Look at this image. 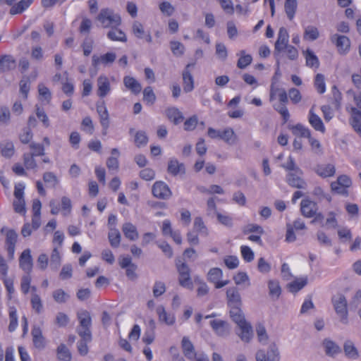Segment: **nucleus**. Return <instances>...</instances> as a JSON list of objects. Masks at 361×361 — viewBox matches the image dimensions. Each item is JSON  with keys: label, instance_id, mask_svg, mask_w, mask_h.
I'll list each match as a JSON object with an SVG mask.
<instances>
[{"label": "nucleus", "instance_id": "6", "mask_svg": "<svg viewBox=\"0 0 361 361\" xmlns=\"http://www.w3.org/2000/svg\"><path fill=\"white\" fill-rule=\"evenodd\" d=\"M300 210L302 215L307 218H310L316 215L317 219H323V216L322 214H317V212L318 210L317 204L308 199H305L301 201Z\"/></svg>", "mask_w": 361, "mask_h": 361}, {"label": "nucleus", "instance_id": "43", "mask_svg": "<svg viewBox=\"0 0 361 361\" xmlns=\"http://www.w3.org/2000/svg\"><path fill=\"white\" fill-rule=\"evenodd\" d=\"M30 303H31L32 310L37 314H41L43 312L44 307H43L42 300L38 294L32 293L31 298H30Z\"/></svg>", "mask_w": 361, "mask_h": 361}, {"label": "nucleus", "instance_id": "4", "mask_svg": "<svg viewBox=\"0 0 361 361\" xmlns=\"http://www.w3.org/2000/svg\"><path fill=\"white\" fill-rule=\"evenodd\" d=\"M256 361H280L279 349L276 344L269 345L267 352L264 350H258L255 354Z\"/></svg>", "mask_w": 361, "mask_h": 361}, {"label": "nucleus", "instance_id": "51", "mask_svg": "<svg viewBox=\"0 0 361 361\" xmlns=\"http://www.w3.org/2000/svg\"><path fill=\"white\" fill-rule=\"evenodd\" d=\"M9 319L10 323L8 330L12 332L15 331L18 326V315L17 310L15 307L9 306Z\"/></svg>", "mask_w": 361, "mask_h": 361}, {"label": "nucleus", "instance_id": "46", "mask_svg": "<svg viewBox=\"0 0 361 361\" xmlns=\"http://www.w3.org/2000/svg\"><path fill=\"white\" fill-rule=\"evenodd\" d=\"M238 55L240 56L237 63V66L239 68L244 69L252 63V58L251 55L246 54L244 50L240 51Z\"/></svg>", "mask_w": 361, "mask_h": 361}, {"label": "nucleus", "instance_id": "61", "mask_svg": "<svg viewBox=\"0 0 361 361\" xmlns=\"http://www.w3.org/2000/svg\"><path fill=\"white\" fill-rule=\"evenodd\" d=\"M243 233L247 234L250 233H257V234L262 235L264 233V229L262 226L255 224H250L245 226L243 228Z\"/></svg>", "mask_w": 361, "mask_h": 361}, {"label": "nucleus", "instance_id": "63", "mask_svg": "<svg viewBox=\"0 0 361 361\" xmlns=\"http://www.w3.org/2000/svg\"><path fill=\"white\" fill-rule=\"evenodd\" d=\"M216 218L220 224L227 227H232L233 219L226 214L216 213Z\"/></svg>", "mask_w": 361, "mask_h": 361}, {"label": "nucleus", "instance_id": "5", "mask_svg": "<svg viewBox=\"0 0 361 361\" xmlns=\"http://www.w3.org/2000/svg\"><path fill=\"white\" fill-rule=\"evenodd\" d=\"M352 185L351 179L346 175L339 176L336 181L331 183V188L332 191L346 195L348 194L347 188Z\"/></svg>", "mask_w": 361, "mask_h": 361}, {"label": "nucleus", "instance_id": "49", "mask_svg": "<svg viewBox=\"0 0 361 361\" xmlns=\"http://www.w3.org/2000/svg\"><path fill=\"white\" fill-rule=\"evenodd\" d=\"M276 95L279 97L281 103L286 104L288 102V96L285 90L281 88H271L270 92V100H273Z\"/></svg>", "mask_w": 361, "mask_h": 361}, {"label": "nucleus", "instance_id": "53", "mask_svg": "<svg viewBox=\"0 0 361 361\" xmlns=\"http://www.w3.org/2000/svg\"><path fill=\"white\" fill-rule=\"evenodd\" d=\"M178 282L179 284L188 289L192 290L193 284L190 278V273H185L178 274Z\"/></svg>", "mask_w": 361, "mask_h": 361}, {"label": "nucleus", "instance_id": "19", "mask_svg": "<svg viewBox=\"0 0 361 361\" xmlns=\"http://www.w3.org/2000/svg\"><path fill=\"white\" fill-rule=\"evenodd\" d=\"M347 111L350 114V124L354 130L361 133V111L354 106H347Z\"/></svg>", "mask_w": 361, "mask_h": 361}, {"label": "nucleus", "instance_id": "11", "mask_svg": "<svg viewBox=\"0 0 361 361\" xmlns=\"http://www.w3.org/2000/svg\"><path fill=\"white\" fill-rule=\"evenodd\" d=\"M211 327L219 336H227L231 331V328L227 322L221 319H214L210 322Z\"/></svg>", "mask_w": 361, "mask_h": 361}, {"label": "nucleus", "instance_id": "40", "mask_svg": "<svg viewBox=\"0 0 361 361\" xmlns=\"http://www.w3.org/2000/svg\"><path fill=\"white\" fill-rule=\"evenodd\" d=\"M61 263V255L59 247H54L50 257V267L57 270Z\"/></svg>", "mask_w": 361, "mask_h": 361}, {"label": "nucleus", "instance_id": "56", "mask_svg": "<svg viewBox=\"0 0 361 361\" xmlns=\"http://www.w3.org/2000/svg\"><path fill=\"white\" fill-rule=\"evenodd\" d=\"M20 92L23 94L24 99L27 98V94L30 89V82L29 78H23L19 82Z\"/></svg>", "mask_w": 361, "mask_h": 361}, {"label": "nucleus", "instance_id": "26", "mask_svg": "<svg viewBox=\"0 0 361 361\" xmlns=\"http://www.w3.org/2000/svg\"><path fill=\"white\" fill-rule=\"evenodd\" d=\"M238 326L240 330V332L238 334L239 337L243 341L249 343L253 336L251 325L248 322H245Z\"/></svg>", "mask_w": 361, "mask_h": 361}, {"label": "nucleus", "instance_id": "39", "mask_svg": "<svg viewBox=\"0 0 361 361\" xmlns=\"http://www.w3.org/2000/svg\"><path fill=\"white\" fill-rule=\"evenodd\" d=\"M303 54L306 60V65L307 66L315 68H317L319 66V59L312 50L307 49L303 52Z\"/></svg>", "mask_w": 361, "mask_h": 361}, {"label": "nucleus", "instance_id": "58", "mask_svg": "<svg viewBox=\"0 0 361 361\" xmlns=\"http://www.w3.org/2000/svg\"><path fill=\"white\" fill-rule=\"evenodd\" d=\"M195 282L198 284L197 294L198 297L206 295L209 292V287L202 279L198 277L195 279Z\"/></svg>", "mask_w": 361, "mask_h": 361}, {"label": "nucleus", "instance_id": "1", "mask_svg": "<svg viewBox=\"0 0 361 361\" xmlns=\"http://www.w3.org/2000/svg\"><path fill=\"white\" fill-rule=\"evenodd\" d=\"M78 325L76 327V332L79 336H84L90 338L92 335V317L90 313L87 310H81L77 313Z\"/></svg>", "mask_w": 361, "mask_h": 361}, {"label": "nucleus", "instance_id": "31", "mask_svg": "<svg viewBox=\"0 0 361 361\" xmlns=\"http://www.w3.org/2000/svg\"><path fill=\"white\" fill-rule=\"evenodd\" d=\"M166 114L167 118L176 125L181 123L184 118L183 114L176 107L167 109Z\"/></svg>", "mask_w": 361, "mask_h": 361}, {"label": "nucleus", "instance_id": "13", "mask_svg": "<svg viewBox=\"0 0 361 361\" xmlns=\"http://www.w3.org/2000/svg\"><path fill=\"white\" fill-rule=\"evenodd\" d=\"M289 42V34L288 30L281 27L278 32L277 39L275 42L274 49L278 52H281L285 50L286 47H287Z\"/></svg>", "mask_w": 361, "mask_h": 361}, {"label": "nucleus", "instance_id": "44", "mask_svg": "<svg viewBox=\"0 0 361 361\" xmlns=\"http://www.w3.org/2000/svg\"><path fill=\"white\" fill-rule=\"evenodd\" d=\"M319 32L315 26L308 25L305 27L303 37L305 39L314 41L318 39Z\"/></svg>", "mask_w": 361, "mask_h": 361}, {"label": "nucleus", "instance_id": "48", "mask_svg": "<svg viewBox=\"0 0 361 361\" xmlns=\"http://www.w3.org/2000/svg\"><path fill=\"white\" fill-rule=\"evenodd\" d=\"M80 340L77 343V348L78 353L81 355H86L88 353L89 349L87 343H90L92 340V336H90V338H85L84 336H80Z\"/></svg>", "mask_w": 361, "mask_h": 361}, {"label": "nucleus", "instance_id": "55", "mask_svg": "<svg viewBox=\"0 0 361 361\" xmlns=\"http://www.w3.org/2000/svg\"><path fill=\"white\" fill-rule=\"evenodd\" d=\"M170 47L173 55L176 56H182L185 51L184 45L178 41H171L170 42Z\"/></svg>", "mask_w": 361, "mask_h": 361}, {"label": "nucleus", "instance_id": "62", "mask_svg": "<svg viewBox=\"0 0 361 361\" xmlns=\"http://www.w3.org/2000/svg\"><path fill=\"white\" fill-rule=\"evenodd\" d=\"M93 45L94 41L92 39L89 37L85 39L81 47L82 48L83 54L85 56H87L91 54L93 49Z\"/></svg>", "mask_w": 361, "mask_h": 361}, {"label": "nucleus", "instance_id": "35", "mask_svg": "<svg viewBox=\"0 0 361 361\" xmlns=\"http://www.w3.org/2000/svg\"><path fill=\"white\" fill-rule=\"evenodd\" d=\"M34 0H21L16 4H13L10 9V14L16 15L21 13L26 10L33 2Z\"/></svg>", "mask_w": 361, "mask_h": 361}, {"label": "nucleus", "instance_id": "47", "mask_svg": "<svg viewBox=\"0 0 361 361\" xmlns=\"http://www.w3.org/2000/svg\"><path fill=\"white\" fill-rule=\"evenodd\" d=\"M52 297L56 302L61 304L66 302L69 300L70 295L63 289L59 288L52 293Z\"/></svg>", "mask_w": 361, "mask_h": 361}, {"label": "nucleus", "instance_id": "34", "mask_svg": "<svg viewBox=\"0 0 361 361\" xmlns=\"http://www.w3.org/2000/svg\"><path fill=\"white\" fill-rule=\"evenodd\" d=\"M307 283V277H302L295 279L288 284V288L291 293H297L304 288Z\"/></svg>", "mask_w": 361, "mask_h": 361}, {"label": "nucleus", "instance_id": "2", "mask_svg": "<svg viewBox=\"0 0 361 361\" xmlns=\"http://www.w3.org/2000/svg\"><path fill=\"white\" fill-rule=\"evenodd\" d=\"M97 19L104 27H115L121 24L120 16L109 8L102 9Z\"/></svg>", "mask_w": 361, "mask_h": 361}, {"label": "nucleus", "instance_id": "9", "mask_svg": "<svg viewBox=\"0 0 361 361\" xmlns=\"http://www.w3.org/2000/svg\"><path fill=\"white\" fill-rule=\"evenodd\" d=\"M97 94L100 98L105 97L111 90L110 81L105 75H100L97 80Z\"/></svg>", "mask_w": 361, "mask_h": 361}, {"label": "nucleus", "instance_id": "16", "mask_svg": "<svg viewBox=\"0 0 361 361\" xmlns=\"http://www.w3.org/2000/svg\"><path fill=\"white\" fill-rule=\"evenodd\" d=\"M302 173L297 172H289L286 176V181L289 185L293 188L305 189L307 186L306 182L302 178Z\"/></svg>", "mask_w": 361, "mask_h": 361}, {"label": "nucleus", "instance_id": "33", "mask_svg": "<svg viewBox=\"0 0 361 361\" xmlns=\"http://www.w3.org/2000/svg\"><path fill=\"white\" fill-rule=\"evenodd\" d=\"M269 295L273 300H277L281 294V288L276 280L268 281Z\"/></svg>", "mask_w": 361, "mask_h": 361}, {"label": "nucleus", "instance_id": "8", "mask_svg": "<svg viewBox=\"0 0 361 361\" xmlns=\"http://www.w3.org/2000/svg\"><path fill=\"white\" fill-rule=\"evenodd\" d=\"M154 197L161 200H168L172 195L169 187L163 181H156L152 188Z\"/></svg>", "mask_w": 361, "mask_h": 361}, {"label": "nucleus", "instance_id": "18", "mask_svg": "<svg viewBox=\"0 0 361 361\" xmlns=\"http://www.w3.org/2000/svg\"><path fill=\"white\" fill-rule=\"evenodd\" d=\"M193 66L194 64H188L182 73L183 90L185 92H190L194 89V79L190 70Z\"/></svg>", "mask_w": 361, "mask_h": 361}, {"label": "nucleus", "instance_id": "60", "mask_svg": "<svg viewBox=\"0 0 361 361\" xmlns=\"http://www.w3.org/2000/svg\"><path fill=\"white\" fill-rule=\"evenodd\" d=\"M194 228L202 235L205 236L208 235V230L200 217H196L195 219Z\"/></svg>", "mask_w": 361, "mask_h": 361}, {"label": "nucleus", "instance_id": "10", "mask_svg": "<svg viewBox=\"0 0 361 361\" xmlns=\"http://www.w3.org/2000/svg\"><path fill=\"white\" fill-rule=\"evenodd\" d=\"M17 62L13 56L3 54L0 56V74L15 70Z\"/></svg>", "mask_w": 361, "mask_h": 361}, {"label": "nucleus", "instance_id": "17", "mask_svg": "<svg viewBox=\"0 0 361 361\" xmlns=\"http://www.w3.org/2000/svg\"><path fill=\"white\" fill-rule=\"evenodd\" d=\"M315 173L322 178L332 177L336 173V167L332 164H320L314 168Z\"/></svg>", "mask_w": 361, "mask_h": 361}, {"label": "nucleus", "instance_id": "23", "mask_svg": "<svg viewBox=\"0 0 361 361\" xmlns=\"http://www.w3.org/2000/svg\"><path fill=\"white\" fill-rule=\"evenodd\" d=\"M156 311L160 322H163L169 326L173 325L175 323L176 318L173 314L168 313L162 305L158 306Z\"/></svg>", "mask_w": 361, "mask_h": 361}, {"label": "nucleus", "instance_id": "25", "mask_svg": "<svg viewBox=\"0 0 361 361\" xmlns=\"http://www.w3.org/2000/svg\"><path fill=\"white\" fill-rule=\"evenodd\" d=\"M343 351L347 358L357 360L360 357L359 351L352 341L347 340L343 344Z\"/></svg>", "mask_w": 361, "mask_h": 361}, {"label": "nucleus", "instance_id": "57", "mask_svg": "<svg viewBox=\"0 0 361 361\" xmlns=\"http://www.w3.org/2000/svg\"><path fill=\"white\" fill-rule=\"evenodd\" d=\"M143 99L147 104L149 105H152L154 103L156 100V96L151 87H147L144 89Z\"/></svg>", "mask_w": 361, "mask_h": 361}, {"label": "nucleus", "instance_id": "15", "mask_svg": "<svg viewBox=\"0 0 361 361\" xmlns=\"http://www.w3.org/2000/svg\"><path fill=\"white\" fill-rule=\"evenodd\" d=\"M132 32L138 39H144L147 43L152 42V37L150 32L145 31L143 25L138 21H135L133 23Z\"/></svg>", "mask_w": 361, "mask_h": 361}, {"label": "nucleus", "instance_id": "22", "mask_svg": "<svg viewBox=\"0 0 361 361\" xmlns=\"http://www.w3.org/2000/svg\"><path fill=\"white\" fill-rule=\"evenodd\" d=\"M308 121L315 130L322 133L325 132V126L321 118L313 111V107L309 111Z\"/></svg>", "mask_w": 361, "mask_h": 361}, {"label": "nucleus", "instance_id": "38", "mask_svg": "<svg viewBox=\"0 0 361 361\" xmlns=\"http://www.w3.org/2000/svg\"><path fill=\"white\" fill-rule=\"evenodd\" d=\"M230 316L232 320L237 324L239 325L243 322H245V317L240 310V306H235L230 307Z\"/></svg>", "mask_w": 361, "mask_h": 361}, {"label": "nucleus", "instance_id": "54", "mask_svg": "<svg viewBox=\"0 0 361 361\" xmlns=\"http://www.w3.org/2000/svg\"><path fill=\"white\" fill-rule=\"evenodd\" d=\"M256 333L259 342L263 345L267 344L269 337L264 326L261 324H257Z\"/></svg>", "mask_w": 361, "mask_h": 361}, {"label": "nucleus", "instance_id": "37", "mask_svg": "<svg viewBox=\"0 0 361 361\" xmlns=\"http://www.w3.org/2000/svg\"><path fill=\"white\" fill-rule=\"evenodd\" d=\"M298 8L297 0H286L284 4L285 12L288 18L292 20L296 13Z\"/></svg>", "mask_w": 361, "mask_h": 361}, {"label": "nucleus", "instance_id": "14", "mask_svg": "<svg viewBox=\"0 0 361 361\" xmlns=\"http://www.w3.org/2000/svg\"><path fill=\"white\" fill-rule=\"evenodd\" d=\"M222 276L223 272L221 269L219 268H212L208 272L207 280L209 282L214 283L216 288H221L229 283L228 280L220 281Z\"/></svg>", "mask_w": 361, "mask_h": 361}, {"label": "nucleus", "instance_id": "3", "mask_svg": "<svg viewBox=\"0 0 361 361\" xmlns=\"http://www.w3.org/2000/svg\"><path fill=\"white\" fill-rule=\"evenodd\" d=\"M332 302L335 311L340 317V320L343 324H347L348 320V310L347 301L343 295H337L333 297Z\"/></svg>", "mask_w": 361, "mask_h": 361}, {"label": "nucleus", "instance_id": "52", "mask_svg": "<svg viewBox=\"0 0 361 361\" xmlns=\"http://www.w3.org/2000/svg\"><path fill=\"white\" fill-rule=\"evenodd\" d=\"M285 170L289 172H297L302 173V171L296 165L293 157L289 156L286 163L281 166Z\"/></svg>", "mask_w": 361, "mask_h": 361}, {"label": "nucleus", "instance_id": "29", "mask_svg": "<svg viewBox=\"0 0 361 361\" xmlns=\"http://www.w3.org/2000/svg\"><path fill=\"white\" fill-rule=\"evenodd\" d=\"M167 171L173 176L185 173L183 164L180 163L176 159H171L168 163Z\"/></svg>", "mask_w": 361, "mask_h": 361}, {"label": "nucleus", "instance_id": "64", "mask_svg": "<svg viewBox=\"0 0 361 361\" xmlns=\"http://www.w3.org/2000/svg\"><path fill=\"white\" fill-rule=\"evenodd\" d=\"M31 283V276L29 274H26L21 278L20 288L24 294H27L29 292Z\"/></svg>", "mask_w": 361, "mask_h": 361}, {"label": "nucleus", "instance_id": "32", "mask_svg": "<svg viewBox=\"0 0 361 361\" xmlns=\"http://www.w3.org/2000/svg\"><path fill=\"white\" fill-rule=\"evenodd\" d=\"M123 83L126 88L130 90L134 94H137L141 92V85L133 77H124Z\"/></svg>", "mask_w": 361, "mask_h": 361}, {"label": "nucleus", "instance_id": "36", "mask_svg": "<svg viewBox=\"0 0 361 361\" xmlns=\"http://www.w3.org/2000/svg\"><path fill=\"white\" fill-rule=\"evenodd\" d=\"M290 129L293 134L295 136L309 138L311 135L310 130L300 123L293 126Z\"/></svg>", "mask_w": 361, "mask_h": 361}, {"label": "nucleus", "instance_id": "27", "mask_svg": "<svg viewBox=\"0 0 361 361\" xmlns=\"http://www.w3.org/2000/svg\"><path fill=\"white\" fill-rule=\"evenodd\" d=\"M122 231L126 238L130 240H136L139 237V234L135 226L130 222H126L123 225Z\"/></svg>", "mask_w": 361, "mask_h": 361}, {"label": "nucleus", "instance_id": "41", "mask_svg": "<svg viewBox=\"0 0 361 361\" xmlns=\"http://www.w3.org/2000/svg\"><path fill=\"white\" fill-rule=\"evenodd\" d=\"M107 37L112 41H119L126 42L127 41L126 35L120 29L112 28L107 33Z\"/></svg>", "mask_w": 361, "mask_h": 361}, {"label": "nucleus", "instance_id": "59", "mask_svg": "<svg viewBox=\"0 0 361 361\" xmlns=\"http://www.w3.org/2000/svg\"><path fill=\"white\" fill-rule=\"evenodd\" d=\"M148 142V137L144 131H137L135 135V143L137 147L145 146Z\"/></svg>", "mask_w": 361, "mask_h": 361}, {"label": "nucleus", "instance_id": "30", "mask_svg": "<svg viewBox=\"0 0 361 361\" xmlns=\"http://www.w3.org/2000/svg\"><path fill=\"white\" fill-rule=\"evenodd\" d=\"M182 348L185 356L189 360H194L196 357L194 346L187 337H183L182 340Z\"/></svg>", "mask_w": 361, "mask_h": 361}, {"label": "nucleus", "instance_id": "12", "mask_svg": "<svg viewBox=\"0 0 361 361\" xmlns=\"http://www.w3.org/2000/svg\"><path fill=\"white\" fill-rule=\"evenodd\" d=\"M116 59V54L114 52H107L101 56L94 54L92 57V65L94 67H97L100 64L108 66L113 63Z\"/></svg>", "mask_w": 361, "mask_h": 361}, {"label": "nucleus", "instance_id": "50", "mask_svg": "<svg viewBox=\"0 0 361 361\" xmlns=\"http://www.w3.org/2000/svg\"><path fill=\"white\" fill-rule=\"evenodd\" d=\"M314 85L317 91L319 94H323L326 91V84L324 75L321 73H317L315 76Z\"/></svg>", "mask_w": 361, "mask_h": 361}, {"label": "nucleus", "instance_id": "21", "mask_svg": "<svg viewBox=\"0 0 361 361\" xmlns=\"http://www.w3.org/2000/svg\"><path fill=\"white\" fill-rule=\"evenodd\" d=\"M226 298L230 307L241 306L240 295L235 287H231L227 289Z\"/></svg>", "mask_w": 361, "mask_h": 361}, {"label": "nucleus", "instance_id": "24", "mask_svg": "<svg viewBox=\"0 0 361 361\" xmlns=\"http://www.w3.org/2000/svg\"><path fill=\"white\" fill-rule=\"evenodd\" d=\"M322 346L326 355L334 357L341 352V348L334 341L329 338H325L322 342Z\"/></svg>", "mask_w": 361, "mask_h": 361}, {"label": "nucleus", "instance_id": "42", "mask_svg": "<svg viewBox=\"0 0 361 361\" xmlns=\"http://www.w3.org/2000/svg\"><path fill=\"white\" fill-rule=\"evenodd\" d=\"M108 238L113 247H118L121 243V235L119 231L114 228H110Z\"/></svg>", "mask_w": 361, "mask_h": 361}, {"label": "nucleus", "instance_id": "28", "mask_svg": "<svg viewBox=\"0 0 361 361\" xmlns=\"http://www.w3.org/2000/svg\"><path fill=\"white\" fill-rule=\"evenodd\" d=\"M221 140L229 145H235L238 140V136L233 128L230 127L222 129Z\"/></svg>", "mask_w": 361, "mask_h": 361}, {"label": "nucleus", "instance_id": "45", "mask_svg": "<svg viewBox=\"0 0 361 361\" xmlns=\"http://www.w3.org/2000/svg\"><path fill=\"white\" fill-rule=\"evenodd\" d=\"M57 358L60 361H71V354L66 346V345L61 343L57 348Z\"/></svg>", "mask_w": 361, "mask_h": 361}, {"label": "nucleus", "instance_id": "20", "mask_svg": "<svg viewBox=\"0 0 361 361\" xmlns=\"http://www.w3.org/2000/svg\"><path fill=\"white\" fill-rule=\"evenodd\" d=\"M20 267L26 273L30 274L32 268V258L29 249L25 250L19 259Z\"/></svg>", "mask_w": 361, "mask_h": 361}, {"label": "nucleus", "instance_id": "7", "mask_svg": "<svg viewBox=\"0 0 361 361\" xmlns=\"http://www.w3.org/2000/svg\"><path fill=\"white\" fill-rule=\"evenodd\" d=\"M331 42L334 44L340 54H347L350 48V41L349 38L344 35L334 34L330 37Z\"/></svg>", "mask_w": 361, "mask_h": 361}]
</instances>
